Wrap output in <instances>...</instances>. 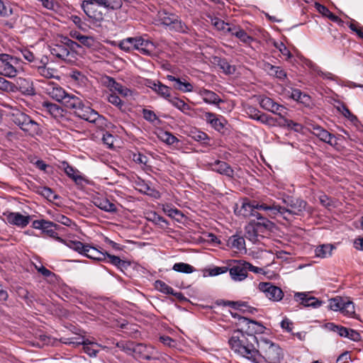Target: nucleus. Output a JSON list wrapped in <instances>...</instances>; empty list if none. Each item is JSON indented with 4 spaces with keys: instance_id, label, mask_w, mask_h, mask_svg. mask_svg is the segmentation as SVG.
Returning a JSON list of instances; mask_svg holds the SVG:
<instances>
[{
    "instance_id": "obj_9",
    "label": "nucleus",
    "mask_w": 363,
    "mask_h": 363,
    "mask_svg": "<svg viewBox=\"0 0 363 363\" xmlns=\"http://www.w3.org/2000/svg\"><path fill=\"white\" fill-rule=\"evenodd\" d=\"M43 89L46 94L60 103L62 102L67 94L59 84L54 82L45 83V86Z\"/></svg>"
},
{
    "instance_id": "obj_26",
    "label": "nucleus",
    "mask_w": 363,
    "mask_h": 363,
    "mask_svg": "<svg viewBox=\"0 0 363 363\" xmlns=\"http://www.w3.org/2000/svg\"><path fill=\"white\" fill-rule=\"evenodd\" d=\"M60 169H63L65 173L76 183H78L82 180V177L79 174V172L70 166L66 161H63L59 166Z\"/></svg>"
},
{
    "instance_id": "obj_32",
    "label": "nucleus",
    "mask_w": 363,
    "mask_h": 363,
    "mask_svg": "<svg viewBox=\"0 0 363 363\" xmlns=\"http://www.w3.org/2000/svg\"><path fill=\"white\" fill-rule=\"evenodd\" d=\"M84 256L89 259L98 260V261H105L106 259V253L107 252H102L94 247H92L88 245V247L86 250H85Z\"/></svg>"
},
{
    "instance_id": "obj_1",
    "label": "nucleus",
    "mask_w": 363,
    "mask_h": 363,
    "mask_svg": "<svg viewBox=\"0 0 363 363\" xmlns=\"http://www.w3.org/2000/svg\"><path fill=\"white\" fill-rule=\"evenodd\" d=\"M259 338L249 335L243 331V328L233 331L228 340L230 349L237 354L247 359L252 363L255 362L257 355Z\"/></svg>"
},
{
    "instance_id": "obj_15",
    "label": "nucleus",
    "mask_w": 363,
    "mask_h": 363,
    "mask_svg": "<svg viewBox=\"0 0 363 363\" xmlns=\"http://www.w3.org/2000/svg\"><path fill=\"white\" fill-rule=\"evenodd\" d=\"M294 298L305 307L318 308L323 303V301H319L317 298L308 296L306 293L297 292L294 295Z\"/></svg>"
},
{
    "instance_id": "obj_8",
    "label": "nucleus",
    "mask_w": 363,
    "mask_h": 363,
    "mask_svg": "<svg viewBox=\"0 0 363 363\" xmlns=\"http://www.w3.org/2000/svg\"><path fill=\"white\" fill-rule=\"evenodd\" d=\"M258 289L264 293L266 297L273 301H279L284 296L282 290L270 282H260Z\"/></svg>"
},
{
    "instance_id": "obj_12",
    "label": "nucleus",
    "mask_w": 363,
    "mask_h": 363,
    "mask_svg": "<svg viewBox=\"0 0 363 363\" xmlns=\"http://www.w3.org/2000/svg\"><path fill=\"white\" fill-rule=\"evenodd\" d=\"M240 325L245 326L244 333L249 335L264 333L266 328L259 322L249 318H240Z\"/></svg>"
},
{
    "instance_id": "obj_14",
    "label": "nucleus",
    "mask_w": 363,
    "mask_h": 363,
    "mask_svg": "<svg viewBox=\"0 0 363 363\" xmlns=\"http://www.w3.org/2000/svg\"><path fill=\"white\" fill-rule=\"evenodd\" d=\"M245 113L250 118L258 121L263 124H269L271 121H276L272 117L261 112L252 106H248L245 108Z\"/></svg>"
},
{
    "instance_id": "obj_29",
    "label": "nucleus",
    "mask_w": 363,
    "mask_h": 363,
    "mask_svg": "<svg viewBox=\"0 0 363 363\" xmlns=\"http://www.w3.org/2000/svg\"><path fill=\"white\" fill-rule=\"evenodd\" d=\"M167 79L169 81L174 82L173 86L174 89L183 92H191L193 91V85L186 81L182 82L179 78H176L172 75H167Z\"/></svg>"
},
{
    "instance_id": "obj_59",
    "label": "nucleus",
    "mask_w": 363,
    "mask_h": 363,
    "mask_svg": "<svg viewBox=\"0 0 363 363\" xmlns=\"http://www.w3.org/2000/svg\"><path fill=\"white\" fill-rule=\"evenodd\" d=\"M157 93L162 97L167 99H171L170 88L162 83L157 84Z\"/></svg>"
},
{
    "instance_id": "obj_31",
    "label": "nucleus",
    "mask_w": 363,
    "mask_h": 363,
    "mask_svg": "<svg viewBox=\"0 0 363 363\" xmlns=\"http://www.w3.org/2000/svg\"><path fill=\"white\" fill-rule=\"evenodd\" d=\"M96 111L91 107L85 106L82 104V107H80L78 111H75V116L86 121L90 123L94 116H95Z\"/></svg>"
},
{
    "instance_id": "obj_16",
    "label": "nucleus",
    "mask_w": 363,
    "mask_h": 363,
    "mask_svg": "<svg viewBox=\"0 0 363 363\" xmlns=\"http://www.w3.org/2000/svg\"><path fill=\"white\" fill-rule=\"evenodd\" d=\"M91 4L82 1V9L89 18L98 22L102 21L104 17V13L99 11L96 6Z\"/></svg>"
},
{
    "instance_id": "obj_7",
    "label": "nucleus",
    "mask_w": 363,
    "mask_h": 363,
    "mask_svg": "<svg viewBox=\"0 0 363 363\" xmlns=\"http://www.w3.org/2000/svg\"><path fill=\"white\" fill-rule=\"evenodd\" d=\"M244 263H245V261L242 259L228 260V272L233 280L241 281L247 278V272Z\"/></svg>"
},
{
    "instance_id": "obj_11",
    "label": "nucleus",
    "mask_w": 363,
    "mask_h": 363,
    "mask_svg": "<svg viewBox=\"0 0 363 363\" xmlns=\"http://www.w3.org/2000/svg\"><path fill=\"white\" fill-rule=\"evenodd\" d=\"M52 222L44 219L35 220L32 223V227L35 229L41 230L42 233L45 234L50 238H54L60 242H62L63 239L57 235V232L52 230Z\"/></svg>"
},
{
    "instance_id": "obj_20",
    "label": "nucleus",
    "mask_w": 363,
    "mask_h": 363,
    "mask_svg": "<svg viewBox=\"0 0 363 363\" xmlns=\"http://www.w3.org/2000/svg\"><path fill=\"white\" fill-rule=\"evenodd\" d=\"M205 118L207 123L218 132H223L227 124V121L223 116L217 117L213 113H206Z\"/></svg>"
},
{
    "instance_id": "obj_39",
    "label": "nucleus",
    "mask_w": 363,
    "mask_h": 363,
    "mask_svg": "<svg viewBox=\"0 0 363 363\" xmlns=\"http://www.w3.org/2000/svg\"><path fill=\"white\" fill-rule=\"evenodd\" d=\"M333 248V245L329 244L320 245L315 250V256L321 258L328 257L331 255Z\"/></svg>"
},
{
    "instance_id": "obj_2",
    "label": "nucleus",
    "mask_w": 363,
    "mask_h": 363,
    "mask_svg": "<svg viewBox=\"0 0 363 363\" xmlns=\"http://www.w3.org/2000/svg\"><path fill=\"white\" fill-rule=\"evenodd\" d=\"M257 355L254 363H279L283 359L282 349L279 345L267 338H259Z\"/></svg>"
},
{
    "instance_id": "obj_33",
    "label": "nucleus",
    "mask_w": 363,
    "mask_h": 363,
    "mask_svg": "<svg viewBox=\"0 0 363 363\" xmlns=\"http://www.w3.org/2000/svg\"><path fill=\"white\" fill-rule=\"evenodd\" d=\"M162 210L167 216L175 219L178 222H181L184 217L181 211L169 204L164 205Z\"/></svg>"
},
{
    "instance_id": "obj_19",
    "label": "nucleus",
    "mask_w": 363,
    "mask_h": 363,
    "mask_svg": "<svg viewBox=\"0 0 363 363\" xmlns=\"http://www.w3.org/2000/svg\"><path fill=\"white\" fill-rule=\"evenodd\" d=\"M255 203H256L255 201L250 202L247 199H245L242 201L240 207L238 204L235 205L234 208L235 214L245 218L250 217L255 210Z\"/></svg>"
},
{
    "instance_id": "obj_27",
    "label": "nucleus",
    "mask_w": 363,
    "mask_h": 363,
    "mask_svg": "<svg viewBox=\"0 0 363 363\" xmlns=\"http://www.w3.org/2000/svg\"><path fill=\"white\" fill-rule=\"evenodd\" d=\"M199 94L206 104L218 105L223 102L217 94L211 90L203 89L200 91Z\"/></svg>"
},
{
    "instance_id": "obj_58",
    "label": "nucleus",
    "mask_w": 363,
    "mask_h": 363,
    "mask_svg": "<svg viewBox=\"0 0 363 363\" xmlns=\"http://www.w3.org/2000/svg\"><path fill=\"white\" fill-rule=\"evenodd\" d=\"M101 140L104 145L107 146V147L112 149L113 147V143L115 140V137L108 133V131L102 132V138Z\"/></svg>"
},
{
    "instance_id": "obj_46",
    "label": "nucleus",
    "mask_w": 363,
    "mask_h": 363,
    "mask_svg": "<svg viewBox=\"0 0 363 363\" xmlns=\"http://www.w3.org/2000/svg\"><path fill=\"white\" fill-rule=\"evenodd\" d=\"M37 192L49 201L56 200L59 198L58 195L55 194L50 188L47 186H40Z\"/></svg>"
},
{
    "instance_id": "obj_49",
    "label": "nucleus",
    "mask_w": 363,
    "mask_h": 363,
    "mask_svg": "<svg viewBox=\"0 0 363 363\" xmlns=\"http://www.w3.org/2000/svg\"><path fill=\"white\" fill-rule=\"evenodd\" d=\"M336 108L339 112H340L345 118H348L352 122L357 120V118L350 112L345 104L338 102V106H337Z\"/></svg>"
},
{
    "instance_id": "obj_52",
    "label": "nucleus",
    "mask_w": 363,
    "mask_h": 363,
    "mask_svg": "<svg viewBox=\"0 0 363 363\" xmlns=\"http://www.w3.org/2000/svg\"><path fill=\"white\" fill-rule=\"evenodd\" d=\"M147 220L152 222L155 225H160L164 227L163 223L167 225L169 223L166 219H164L161 216L158 215L157 213H151L149 214L147 217Z\"/></svg>"
},
{
    "instance_id": "obj_64",
    "label": "nucleus",
    "mask_w": 363,
    "mask_h": 363,
    "mask_svg": "<svg viewBox=\"0 0 363 363\" xmlns=\"http://www.w3.org/2000/svg\"><path fill=\"white\" fill-rule=\"evenodd\" d=\"M107 100L111 104L118 107L120 110L122 109L123 106V102L120 99V97L116 94H111L107 96Z\"/></svg>"
},
{
    "instance_id": "obj_57",
    "label": "nucleus",
    "mask_w": 363,
    "mask_h": 363,
    "mask_svg": "<svg viewBox=\"0 0 363 363\" xmlns=\"http://www.w3.org/2000/svg\"><path fill=\"white\" fill-rule=\"evenodd\" d=\"M319 139L331 145L337 144L335 135L330 133L325 129H324V130L322 131V133L320 135Z\"/></svg>"
},
{
    "instance_id": "obj_45",
    "label": "nucleus",
    "mask_w": 363,
    "mask_h": 363,
    "mask_svg": "<svg viewBox=\"0 0 363 363\" xmlns=\"http://www.w3.org/2000/svg\"><path fill=\"white\" fill-rule=\"evenodd\" d=\"M208 18L211 20V23L218 30L223 31L224 33L227 32V28L228 26H231L229 23H225L223 20L219 18L214 17L212 16H209Z\"/></svg>"
},
{
    "instance_id": "obj_25",
    "label": "nucleus",
    "mask_w": 363,
    "mask_h": 363,
    "mask_svg": "<svg viewBox=\"0 0 363 363\" xmlns=\"http://www.w3.org/2000/svg\"><path fill=\"white\" fill-rule=\"evenodd\" d=\"M227 32L231 33L233 35H235L242 43H250L252 40V38L239 26H228L227 28Z\"/></svg>"
},
{
    "instance_id": "obj_28",
    "label": "nucleus",
    "mask_w": 363,
    "mask_h": 363,
    "mask_svg": "<svg viewBox=\"0 0 363 363\" xmlns=\"http://www.w3.org/2000/svg\"><path fill=\"white\" fill-rule=\"evenodd\" d=\"M252 225L255 228V231L261 233H265L268 231H272L274 224L267 218H262L259 221H251Z\"/></svg>"
},
{
    "instance_id": "obj_17",
    "label": "nucleus",
    "mask_w": 363,
    "mask_h": 363,
    "mask_svg": "<svg viewBox=\"0 0 363 363\" xmlns=\"http://www.w3.org/2000/svg\"><path fill=\"white\" fill-rule=\"evenodd\" d=\"M104 84L111 91H116L123 96H128L131 95V91L129 89L117 82L111 77L106 76L104 79Z\"/></svg>"
},
{
    "instance_id": "obj_42",
    "label": "nucleus",
    "mask_w": 363,
    "mask_h": 363,
    "mask_svg": "<svg viewBox=\"0 0 363 363\" xmlns=\"http://www.w3.org/2000/svg\"><path fill=\"white\" fill-rule=\"evenodd\" d=\"M90 123H94L102 132L108 126V120L103 116L99 115L98 112L96 113L95 116L93 117Z\"/></svg>"
},
{
    "instance_id": "obj_23",
    "label": "nucleus",
    "mask_w": 363,
    "mask_h": 363,
    "mask_svg": "<svg viewBox=\"0 0 363 363\" xmlns=\"http://www.w3.org/2000/svg\"><path fill=\"white\" fill-rule=\"evenodd\" d=\"M225 306H229L235 310H238L242 311V313H249L253 314L257 312V309L254 307L250 306L247 304V302L238 301H228L225 303Z\"/></svg>"
},
{
    "instance_id": "obj_34",
    "label": "nucleus",
    "mask_w": 363,
    "mask_h": 363,
    "mask_svg": "<svg viewBox=\"0 0 363 363\" xmlns=\"http://www.w3.org/2000/svg\"><path fill=\"white\" fill-rule=\"evenodd\" d=\"M62 242H64L68 247L83 255H84L85 250L88 247V244H84L78 240L65 241L63 240Z\"/></svg>"
},
{
    "instance_id": "obj_54",
    "label": "nucleus",
    "mask_w": 363,
    "mask_h": 363,
    "mask_svg": "<svg viewBox=\"0 0 363 363\" xmlns=\"http://www.w3.org/2000/svg\"><path fill=\"white\" fill-rule=\"evenodd\" d=\"M328 328L330 330L336 332L340 336L346 337L348 335V329L347 328L343 327L342 325H337L333 323H330L328 325Z\"/></svg>"
},
{
    "instance_id": "obj_30",
    "label": "nucleus",
    "mask_w": 363,
    "mask_h": 363,
    "mask_svg": "<svg viewBox=\"0 0 363 363\" xmlns=\"http://www.w3.org/2000/svg\"><path fill=\"white\" fill-rule=\"evenodd\" d=\"M94 205L99 208L100 209L108 212V213H116L117 212V207L113 203L110 202V201L106 198L101 199L96 198L94 201Z\"/></svg>"
},
{
    "instance_id": "obj_56",
    "label": "nucleus",
    "mask_w": 363,
    "mask_h": 363,
    "mask_svg": "<svg viewBox=\"0 0 363 363\" xmlns=\"http://www.w3.org/2000/svg\"><path fill=\"white\" fill-rule=\"evenodd\" d=\"M342 313L347 316H352L355 313L354 305L353 302L347 301L344 302L342 306Z\"/></svg>"
},
{
    "instance_id": "obj_36",
    "label": "nucleus",
    "mask_w": 363,
    "mask_h": 363,
    "mask_svg": "<svg viewBox=\"0 0 363 363\" xmlns=\"http://www.w3.org/2000/svg\"><path fill=\"white\" fill-rule=\"evenodd\" d=\"M227 245L231 248L241 250L245 249V239L242 236L235 235L228 238Z\"/></svg>"
},
{
    "instance_id": "obj_63",
    "label": "nucleus",
    "mask_w": 363,
    "mask_h": 363,
    "mask_svg": "<svg viewBox=\"0 0 363 363\" xmlns=\"http://www.w3.org/2000/svg\"><path fill=\"white\" fill-rule=\"evenodd\" d=\"M116 346L121 350L125 351L128 354H130L133 352V349H134V343L133 342H124L121 341L116 343Z\"/></svg>"
},
{
    "instance_id": "obj_38",
    "label": "nucleus",
    "mask_w": 363,
    "mask_h": 363,
    "mask_svg": "<svg viewBox=\"0 0 363 363\" xmlns=\"http://www.w3.org/2000/svg\"><path fill=\"white\" fill-rule=\"evenodd\" d=\"M189 137L203 145L208 144L210 140V138L206 133L197 129L191 130L189 133Z\"/></svg>"
},
{
    "instance_id": "obj_24",
    "label": "nucleus",
    "mask_w": 363,
    "mask_h": 363,
    "mask_svg": "<svg viewBox=\"0 0 363 363\" xmlns=\"http://www.w3.org/2000/svg\"><path fill=\"white\" fill-rule=\"evenodd\" d=\"M50 53L61 60H68V57L70 55V52L68 50V48L65 45L55 44L50 48Z\"/></svg>"
},
{
    "instance_id": "obj_3",
    "label": "nucleus",
    "mask_w": 363,
    "mask_h": 363,
    "mask_svg": "<svg viewBox=\"0 0 363 363\" xmlns=\"http://www.w3.org/2000/svg\"><path fill=\"white\" fill-rule=\"evenodd\" d=\"M11 119L23 132L30 135H38L41 132L39 124L28 115L19 110L11 113Z\"/></svg>"
},
{
    "instance_id": "obj_51",
    "label": "nucleus",
    "mask_w": 363,
    "mask_h": 363,
    "mask_svg": "<svg viewBox=\"0 0 363 363\" xmlns=\"http://www.w3.org/2000/svg\"><path fill=\"white\" fill-rule=\"evenodd\" d=\"M155 286L158 291L165 294L172 295L174 291V289L171 286L161 280H157L155 282Z\"/></svg>"
},
{
    "instance_id": "obj_22",
    "label": "nucleus",
    "mask_w": 363,
    "mask_h": 363,
    "mask_svg": "<svg viewBox=\"0 0 363 363\" xmlns=\"http://www.w3.org/2000/svg\"><path fill=\"white\" fill-rule=\"evenodd\" d=\"M62 104L75 113V111H78L80 107H82L83 101L75 95L67 94Z\"/></svg>"
},
{
    "instance_id": "obj_47",
    "label": "nucleus",
    "mask_w": 363,
    "mask_h": 363,
    "mask_svg": "<svg viewBox=\"0 0 363 363\" xmlns=\"http://www.w3.org/2000/svg\"><path fill=\"white\" fill-rule=\"evenodd\" d=\"M0 90L6 92H16L18 90V87L13 82L0 77Z\"/></svg>"
},
{
    "instance_id": "obj_41",
    "label": "nucleus",
    "mask_w": 363,
    "mask_h": 363,
    "mask_svg": "<svg viewBox=\"0 0 363 363\" xmlns=\"http://www.w3.org/2000/svg\"><path fill=\"white\" fill-rule=\"evenodd\" d=\"M136 42L135 38H127L120 42L119 48L125 52H130L135 50Z\"/></svg>"
},
{
    "instance_id": "obj_6",
    "label": "nucleus",
    "mask_w": 363,
    "mask_h": 363,
    "mask_svg": "<svg viewBox=\"0 0 363 363\" xmlns=\"http://www.w3.org/2000/svg\"><path fill=\"white\" fill-rule=\"evenodd\" d=\"M283 203L286 205L284 207V216H300L306 210V201L301 199H296L291 196H286L283 199Z\"/></svg>"
},
{
    "instance_id": "obj_5",
    "label": "nucleus",
    "mask_w": 363,
    "mask_h": 363,
    "mask_svg": "<svg viewBox=\"0 0 363 363\" xmlns=\"http://www.w3.org/2000/svg\"><path fill=\"white\" fill-rule=\"evenodd\" d=\"M0 67L1 74L7 77H15L20 69V60L8 54L0 55Z\"/></svg>"
},
{
    "instance_id": "obj_60",
    "label": "nucleus",
    "mask_w": 363,
    "mask_h": 363,
    "mask_svg": "<svg viewBox=\"0 0 363 363\" xmlns=\"http://www.w3.org/2000/svg\"><path fill=\"white\" fill-rule=\"evenodd\" d=\"M259 236H261V235L258 232L255 231V228L250 223V226L247 228V232H246L247 238L253 242H256L259 241V239H258ZM262 237H263V236L262 235Z\"/></svg>"
},
{
    "instance_id": "obj_40",
    "label": "nucleus",
    "mask_w": 363,
    "mask_h": 363,
    "mask_svg": "<svg viewBox=\"0 0 363 363\" xmlns=\"http://www.w3.org/2000/svg\"><path fill=\"white\" fill-rule=\"evenodd\" d=\"M214 62L225 74H232L235 72V67L231 66L225 58L216 57Z\"/></svg>"
},
{
    "instance_id": "obj_55",
    "label": "nucleus",
    "mask_w": 363,
    "mask_h": 363,
    "mask_svg": "<svg viewBox=\"0 0 363 363\" xmlns=\"http://www.w3.org/2000/svg\"><path fill=\"white\" fill-rule=\"evenodd\" d=\"M345 301L341 297H335L330 300L329 308L330 309L342 312V306H343Z\"/></svg>"
},
{
    "instance_id": "obj_10",
    "label": "nucleus",
    "mask_w": 363,
    "mask_h": 363,
    "mask_svg": "<svg viewBox=\"0 0 363 363\" xmlns=\"http://www.w3.org/2000/svg\"><path fill=\"white\" fill-rule=\"evenodd\" d=\"M4 216L6 217V222L12 225H16L21 228H26L30 223V216H23L18 212H5Z\"/></svg>"
},
{
    "instance_id": "obj_53",
    "label": "nucleus",
    "mask_w": 363,
    "mask_h": 363,
    "mask_svg": "<svg viewBox=\"0 0 363 363\" xmlns=\"http://www.w3.org/2000/svg\"><path fill=\"white\" fill-rule=\"evenodd\" d=\"M269 208L271 209H268L269 216L271 217H274L278 214H280L283 216L284 219L289 220V218L287 217V216H284V207L279 206V205H270Z\"/></svg>"
},
{
    "instance_id": "obj_61",
    "label": "nucleus",
    "mask_w": 363,
    "mask_h": 363,
    "mask_svg": "<svg viewBox=\"0 0 363 363\" xmlns=\"http://www.w3.org/2000/svg\"><path fill=\"white\" fill-rule=\"evenodd\" d=\"M319 201L323 206L328 209L335 207V201L325 194L319 196Z\"/></svg>"
},
{
    "instance_id": "obj_48",
    "label": "nucleus",
    "mask_w": 363,
    "mask_h": 363,
    "mask_svg": "<svg viewBox=\"0 0 363 363\" xmlns=\"http://www.w3.org/2000/svg\"><path fill=\"white\" fill-rule=\"evenodd\" d=\"M37 69L38 73L42 77L46 79H52L55 77V72H56V69L50 67H47L46 66H37L35 67Z\"/></svg>"
},
{
    "instance_id": "obj_21",
    "label": "nucleus",
    "mask_w": 363,
    "mask_h": 363,
    "mask_svg": "<svg viewBox=\"0 0 363 363\" xmlns=\"http://www.w3.org/2000/svg\"><path fill=\"white\" fill-rule=\"evenodd\" d=\"M133 352L135 354L136 357L139 359L151 360L152 359L153 348L151 346L138 343L135 345Z\"/></svg>"
},
{
    "instance_id": "obj_37",
    "label": "nucleus",
    "mask_w": 363,
    "mask_h": 363,
    "mask_svg": "<svg viewBox=\"0 0 363 363\" xmlns=\"http://www.w3.org/2000/svg\"><path fill=\"white\" fill-rule=\"evenodd\" d=\"M43 107L54 118H57L62 115L63 110L55 104L44 101L43 103Z\"/></svg>"
},
{
    "instance_id": "obj_62",
    "label": "nucleus",
    "mask_w": 363,
    "mask_h": 363,
    "mask_svg": "<svg viewBox=\"0 0 363 363\" xmlns=\"http://www.w3.org/2000/svg\"><path fill=\"white\" fill-rule=\"evenodd\" d=\"M143 118L148 122L154 123L156 121L160 122L155 113L151 110L143 108L142 111Z\"/></svg>"
},
{
    "instance_id": "obj_18",
    "label": "nucleus",
    "mask_w": 363,
    "mask_h": 363,
    "mask_svg": "<svg viewBox=\"0 0 363 363\" xmlns=\"http://www.w3.org/2000/svg\"><path fill=\"white\" fill-rule=\"evenodd\" d=\"M137 42L135 43V50H138L141 54L145 55H151L155 47L154 43L149 39H145L142 36L135 37Z\"/></svg>"
},
{
    "instance_id": "obj_4",
    "label": "nucleus",
    "mask_w": 363,
    "mask_h": 363,
    "mask_svg": "<svg viewBox=\"0 0 363 363\" xmlns=\"http://www.w3.org/2000/svg\"><path fill=\"white\" fill-rule=\"evenodd\" d=\"M157 16L160 23L169 27V30L181 33H189L190 30L189 26L177 14L161 10Z\"/></svg>"
},
{
    "instance_id": "obj_43",
    "label": "nucleus",
    "mask_w": 363,
    "mask_h": 363,
    "mask_svg": "<svg viewBox=\"0 0 363 363\" xmlns=\"http://www.w3.org/2000/svg\"><path fill=\"white\" fill-rule=\"evenodd\" d=\"M169 101L177 108L182 111L183 113H186L188 111L191 109L189 104L184 102L183 100L177 98V97H172L169 99Z\"/></svg>"
},
{
    "instance_id": "obj_35",
    "label": "nucleus",
    "mask_w": 363,
    "mask_h": 363,
    "mask_svg": "<svg viewBox=\"0 0 363 363\" xmlns=\"http://www.w3.org/2000/svg\"><path fill=\"white\" fill-rule=\"evenodd\" d=\"M81 345H83V350L85 353H86L89 357H96L99 352V345L94 342H91L89 340H85L84 338V343Z\"/></svg>"
},
{
    "instance_id": "obj_44",
    "label": "nucleus",
    "mask_w": 363,
    "mask_h": 363,
    "mask_svg": "<svg viewBox=\"0 0 363 363\" xmlns=\"http://www.w3.org/2000/svg\"><path fill=\"white\" fill-rule=\"evenodd\" d=\"M172 269L185 274H191L196 271L195 268L191 265L184 263V262H177L173 265Z\"/></svg>"
},
{
    "instance_id": "obj_13",
    "label": "nucleus",
    "mask_w": 363,
    "mask_h": 363,
    "mask_svg": "<svg viewBox=\"0 0 363 363\" xmlns=\"http://www.w3.org/2000/svg\"><path fill=\"white\" fill-rule=\"evenodd\" d=\"M210 169L220 174L233 178L234 177V170L227 162L221 160H216L213 162L208 163Z\"/></svg>"
},
{
    "instance_id": "obj_50",
    "label": "nucleus",
    "mask_w": 363,
    "mask_h": 363,
    "mask_svg": "<svg viewBox=\"0 0 363 363\" xmlns=\"http://www.w3.org/2000/svg\"><path fill=\"white\" fill-rule=\"evenodd\" d=\"M84 337H61L60 342L65 345H72L73 347H77L84 343Z\"/></svg>"
}]
</instances>
